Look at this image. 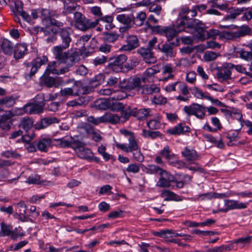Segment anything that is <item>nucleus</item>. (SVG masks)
Wrapping results in <instances>:
<instances>
[{
    "mask_svg": "<svg viewBox=\"0 0 252 252\" xmlns=\"http://www.w3.org/2000/svg\"><path fill=\"white\" fill-rule=\"evenodd\" d=\"M235 32H221L220 33V37L223 38L228 40L232 39L234 38H236L234 33Z\"/></svg>",
    "mask_w": 252,
    "mask_h": 252,
    "instance_id": "nucleus-62",
    "label": "nucleus"
},
{
    "mask_svg": "<svg viewBox=\"0 0 252 252\" xmlns=\"http://www.w3.org/2000/svg\"><path fill=\"white\" fill-rule=\"evenodd\" d=\"M241 58L244 59L246 61H250L252 59V52L246 51L241 50L238 52Z\"/></svg>",
    "mask_w": 252,
    "mask_h": 252,
    "instance_id": "nucleus-60",
    "label": "nucleus"
},
{
    "mask_svg": "<svg viewBox=\"0 0 252 252\" xmlns=\"http://www.w3.org/2000/svg\"><path fill=\"white\" fill-rule=\"evenodd\" d=\"M40 179L38 175H32L27 179L26 182L29 184H38L40 183Z\"/></svg>",
    "mask_w": 252,
    "mask_h": 252,
    "instance_id": "nucleus-55",
    "label": "nucleus"
},
{
    "mask_svg": "<svg viewBox=\"0 0 252 252\" xmlns=\"http://www.w3.org/2000/svg\"><path fill=\"white\" fill-rule=\"evenodd\" d=\"M127 59V56L125 54L111 57L108 60L109 63L106 66V68L111 69L116 72H122L123 69V64Z\"/></svg>",
    "mask_w": 252,
    "mask_h": 252,
    "instance_id": "nucleus-5",
    "label": "nucleus"
},
{
    "mask_svg": "<svg viewBox=\"0 0 252 252\" xmlns=\"http://www.w3.org/2000/svg\"><path fill=\"white\" fill-rule=\"evenodd\" d=\"M121 86L126 91L135 90L139 92V89L141 86V79L138 77H130L122 82Z\"/></svg>",
    "mask_w": 252,
    "mask_h": 252,
    "instance_id": "nucleus-9",
    "label": "nucleus"
},
{
    "mask_svg": "<svg viewBox=\"0 0 252 252\" xmlns=\"http://www.w3.org/2000/svg\"><path fill=\"white\" fill-rule=\"evenodd\" d=\"M132 109L128 107L126 109H123L121 111V116H119L120 118V122L122 123H124L128 120L130 116H132Z\"/></svg>",
    "mask_w": 252,
    "mask_h": 252,
    "instance_id": "nucleus-41",
    "label": "nucleus"
},
{
    "mask_svg": "<svg viewBox=\"0 0 252 252\" xmlns=\"http://www.w3.org/2000/svg\"><path fill=\"white\" fill-rule=\"evenodd\" d=\"M120 122V118L116 114L107 113L103 115V123L116 124Z\"/></svg>",
    "mask_w": 252,
    "mask_h": 252,
    "instance_id": "nucleus-31",
    "label": "nucleus"
},
{
    "mask_svg": "<svg viewBox=\"0 0 252 252\" xmlns=\"http://www.w3.org/2000/svg\"><path fill=\"white\" fill-rule=\"evenodd\" d=\"M252 241V237L248 236L246 237H243L239 239H237L234 241V243H241L243 245V246H246L251 243Z\"/></svg>",
    "mask_w": 252,
    "mask_h": 252,
    "instance_id": "nucleus-59",
    "label": "nucleus"
},
{
    "mask_svg": "<svg viewBox=\"0 0 252 252\" xmlns=\"http://www.w3.org/2000/svg\"><path fill=\"white\" fill-rule=\"evenodd\" d=\"M205 107L197 103H193L189 106H185L184 112L188 116L194 115L199 119H202L205 117Z\"/></svg>",
    "mask_w": 252,
    "mask_h": 252,
    "instance_id": "nucleus-6",
    "label": "nucleus"
},
{
    "mask_svg": "<svg viewBox=\"0 0 252 252\" xmlns=\"http://www.w3.org/2000/svg\"><path fill=\"white\" fill-rule=\"evenodd\" d=\"M110 102L105 99H100L94 103L95 107L99 110H106L110 106Z\"/></svg>",
    "mask_w": 252,
    "mask_h": 252,
    "instance_id": "nucleus-40",
    "label": "nucleus"
},
{
    "mask_svg": "<svg viewBox=\"0 0 252 252\" xmlns=\"http://www.w3.org/2000/svg\"><path fill=\"white\" fill-rule=\"evenodd\" d=\"M33 123L34 121L32 118L25 117L22 118L19 126L28 132L33 126Z\"/></svg>",
    "mask_w": 252,
    "mask_h": 252,
    "instance_id": "nucleus-27",
    "label": "nucleus"
},
{
    "mask_svg": "<svg viewBox=\"0 0 252 252\" xmlns=\"http://www.w3.org/2000/svg\"><path fill=\"white\" fill-rule=\"evenodd\" d=\"M77 156L81 158L91 161L93 153L92 151L84 146L80 151H77Z\"/></svg>",
    "mask_w": 252,
    "mask_h": 252,
    "instance_id": "nucleus-28",
    "label": "nucleus"
},
{
    "mask_svg": "<svg viewBox=\"0 0 252 252\" xmlns=\"http://www.w3.org/2000/svg\"><path fill=\"white\" fill-rule=\"evenodd\" d=\"M52 146V141L50 138H43L39 140L37 144V149L42 152H46L48 148Z\"/></svg>",
    "mask_w": 252,
    "mask_h": 252,
    "instance_id": "nucleus-24",
    "label": "nucleus"
},
{
    "mask_svg": "<svg viewBox=\"0 0 252 252\" xmlns=\"http://www.w3.org/2000/svg\"><path fill=\"white\" fill-rule=\"evenodd\" d=\"M1 49L5 55H11L13 51V44L8 40L4 39L1 44Z\"/></svg>",
    "mask_w": 252,
    "mask_h": 252,
    "instance_id": "nucleus-30",
    "label": "nucleus"
},
{
    "mask_svg": "<svg viewBox=\"0 0 252 252\" xmlns=\"http://www.w3.org/2000/svg\"><path fill=\"white\" fill-rule=\"evenodd\" d=\"M55 11H50L48 9H42L40 11L41 18L42 23L45 25L52 16H56L53 14Z\"/></svg>",
    "mask_w": 252,
    "mask_h": 252,
    "instance_id": "nucleus-39",
    "label": "nucleus"
},
{
    "mask_svg": "<svg viewBox=\"0 0 252 252\" xmlns=\"http://www.w3.org/2000/svg\"><path fill=\"white\" fill-rule=\"evenodd\" d=\"M161 197H165L164 200H175L174 196L176 194L169 190H164L161 193Z\"/></svg>",
    "mask_w": 252,
    "mask_h": 252,
    "instance_id": "nucleus-56",
    "label": "nucleus"
},
{
    "mask_svg": "<svg viewBox=\"0 0 252 252\" xmlns=\"http://www.w3.org/2000/svg\"><path fill=\"white\" fill-rule=\"evenodd\" d=\"M87 121L94 125H98L100 123H103V116L99 118H95L93 116H90L88 117Z\"/></svg>",
    "mask_w": 252,
    "mask_h": 252,
    "instance_id": "nucleus-57",
    "label": "nucleus"
},
{
    "mask_svg": "<svg viewBox=\"0 0 252 252\" xmlns=\"http://www.w3.org/2000/svg\"><path fill=\"white\" fill-rule=\"evenodd\" d=\"M102 36L103 40L105 43H114L118 39L120 34L116 32H103Z\"/></svg>",
    "mask_w": 252,
    "mask_h": 252,
    "instance_id": "nucleus-23",
    "label": "nucleus"
},
{
    "mask_svg": "<svg viewBox=\"0 0 252 252\" xmlns=\"http://www.w3.org/2000/svg\"><path fill=\"white\" fill-rule=\"evenodd\" d=\"M96 20H98V24L100 21L106 23L107 24L105 27L107 30H111L115 27V25L113 24V17L111 15H107L98 18Z\"/></svg>",
    "mask_w": 252,
    "mask_h": 252,
    "instance_id": "nucleus-32",
    "label": "nucleus"
},
{
    "mask_svg": "<svg viewBox=\"0 0 252 252\" xmlns=\"http://www.w3.org/2000/svg\"><path fill=\"white\" fill-rule=\"evenodd\" d=\"M160 71L158 65H154L152 67H149L143 73V77L142 80L144 83L150 82V79L154 76L155 74Z\"/></svg>",
    "mask_w": 252,
    "mask_h": 252,
    "instance_id": "nucleus-19",
    "label": "nucleus"
},
{
    "mask_svg": "<svg viewBox=\"0 0 252 252\" xmlns=\"http://www.w3.org/2000/svg\"><path fill=\"white\" fill-rule=\"evenodd\" d=\"M235 200L226 199L224 200V205L226 207L225 209H219V211H222L223 212H226L230 210H234V202Z\"/></svg>",
    "mask_w": 252,
    "mask_h": 252,
    "instance_id": "nucleus-51",
    "label": "nucleus"
},
{
    "mask_svg": "<svg viewBox=\"0 0 252 252\" xmlns=\"http://www.w3.org/2000/svg\"><path fill=\"white\" fill-rule=\"evenodd\" d=\"M127 44L123 45L120 49L122 51H131L139 46V42L136 35H129L126 38Z\"/></svg>",
    "mask_w": 252,
    "mask_h": 252,
    "instance_id": "nucleus-12",
    "label": "nucleus"
},
{
    "mask_svg": "<svg viewBox=\"0 0 252 252\" xmlns=\"http://www.w3.org/2000/svg\"><path fill=\"white\" fill-rule=\"evenodd\" d=\"M150 109L149 108L138 109L136 108H134L132 110V116L137 117L138 120H142L147 118L150 115Z\"/></svg>",
    "mask_w": 252,
    "mask_h": 252,
    "instance_id": "nucleus-25",
    "label": "nucleus"
},
{
    "mask_svg": "<svg viewBox=\"0 0 252 252\" xmlns=\"http://www.w3.org/2000/svg\"><path fill=\"white\" fill-rule=\"evenodd\" d=\"M161 155L165 157L171 164H173L174 166H179L185 165L184 162L175 159V155L174 154H170L169 148L168 146H165L160 152Z\"/></svg>",
    "mask_w": 252,
    "mask_h": 252,
    "instance_id": "nucleus-15",
    "label": "nucleus"
},
{
    "mask_svg": "<svg viewBox=\"0 0 252 252\" xmlns=\"http://www.w3.org/2000/svg\"><path fill=\"white\" fill-rule=\"evenodd\" d=\"M190 127L183 124H180L173 128L168 130V132L172 135H179L187 132H189Z\"/></svg>",
    "mask_w": 252,
    "mask_h": 252,
    "instance_id": "nucleus-21",
    "label": "nucleus"
},
{
    "mask_svg": "<svg viewBox=\"0 0 252 252\" xmlns=\"http://www.w3.org/2000/svg\"><path fill=\"white\" fill-rule=\"evenodd\" d=\"M18 97L13 95L7 96L0 98V105L3 107L10 108L12 107L15 103L16 100Z\"/></svg>",
    "mask_w": 252,
    "mask_h": 252,
    "instance_id": "nucleus-26",
    "label": "nucleus"
},
{
    "mask_svg": "<svg viewBox=\"0 0 252 252\" xmlns=\"http://www.w3.org/2000/svg\"><path fill=\"white\" fill-rule=\"evenodd\" d=\"M70 145V147L75 150L76 153H77V151H80L85 146V144L83 143L72 137L71 138Z\"/></svg>",
    "mask_w": 252,
    "mask_h": 252,
    "instance_id": "nucleus-45",
    "label": "nucleus"
},
{
    "mask_svg": "<svg viewBox=\"0 0 252 252\" xmlns=\"http://www.w3.org/2000/svg\"><path fill=\"white\" fill-rule=\"evenodd\" d=\"M169 42L159 44L158 46V49L167 58H172L175 56L173 48L179 45L180 40L176 38L175 41Z\"/></svg>",
    "mask_w": 252,
    "mask_h": 252,
    "instance_id": "nucleus-7",
    "label": "nucleus"
},
{
    "mask_svg": "<svg viewBox=\"0 0 252 252\" xmlns=\"http://www.w3.org/2000/svg\"><path fill=\"white\" fill-rule=\"evenodd\" d=\"M34 103L39 107L43 108L45 105L44 94H38L33 99Z\"/></svg>",
    "mask_w": 252,
    "mask_h": 252,
    "instance_id": "nucleus-47",
    "label": "nucleus"
},
{
    "mask_svg": "<svg viewBox=\"0 0 252 252\" xmlns=\"http://www.w3.org/2000/svg\"><path fill=\"white\" fill-rule=\"evenodd\" d=\"M251 33V29L248 26H242L239 29L235 31L234 33L236 37H240L247 35H250Z\"/></svg>",
    "mask_w": 252,
    "mask_h": 252,
    "instance_id": "nucleus-36",
    "label": "nucleus"
},
{
    "mask_svg": "<svg viewBox=\"0 0 252 252\" xmlns=\"http://www.w3.org/2000/svg\"><path fill=\"white\" fill-rule=\"evenodd\" d=\"M26 113L40 114L43 111V108L39 107L35 103H29L25 105L23 108L20 109Z\"/></svg>",
    "mask_w": 252,
    "mask_h": 252,
    "instance_id": "nucleus-17",
    "label": "nucleus"
},
{
    "mask_svg": "<svg viewBox=\"0 0 252 252\" xmlns=\"http://www.w3.org/2000/svg\"><path fill=\"white\" fill-rule=\"evenodd\" d=\"M80 88L81 82L75 81L71 87L62 89L60 92V95L62 97L77 96L80 94Z\"/></svg>",
    "mask_w": 252,
    "mask_h": 252,
    "instance_id": "nucleus-8",
    "label": "nucleus"
},
{
    "mask_svg": "<svg viewBox=\"0 0 252 252\" xmlns=\"http://www.w3.org/2000/svg\"><path fill=\"white\" fill-rule=\"evenodd\" d=\"M49 66H48L44 73L40 78V83L44 85L48 88L58 87L59 85H60L59 79L49 76Z\"/></svg>",
    "mask_w": 252,
    "mask_h": 252,
    "instance_id": "nucleus-10",
    "label": "nucleus"
},
{
    "mask_svg": "<svg viewBox=\"0 0 252 252\" xmlns=\"http://www.w3.org/2000/svg\"><path fill=\"white\" fill-rule=\"evenodd\" d=\"M60 120L55 117H47L41 118L34 125V127L36 129L40 130L45 128L52 124H58Z\"/></svg>",
    "mask_w": 252,
    "mask_h": 252,
    "instance_id": "nucleus-13",
    "label": "nucleus"
},
{
    "mask_svg": "<svg viewBox=\"0 0 252 252\" xmlns=\"http://www.w3.org/2000/svg\"><path fill=\"white\" fill-rule=\"evenodd\" d=\"M139 63V60L133 59L130 60L124 65L125 67L128 70H131L137 66Z\"/></svg>",
    "mask_w": 252,
    "mask_h": 252,
    "instance_id": "nucleus-50",
    "label": "nucleus"
},
{
    "mask_svg": "<svg viewBox=\"0 0 252 252\" xmlns=\"http://www.w3.org/2000/svg\"><path fill=\"white\" fill-rule=\"evenodd\" d=\"M217 57L216 53L213 52H206L204 55V59L206 61H211L215 60Z\"/></svg>",
    "mask_w": 252,
    "mask_h": 252,
    "instance_id": "nucleus-64",
    "label": "nucleus"
},
{
    "mask_svg": "<svg viewBox=\"0 0 252 252\" xmlns=\"http://www.w3.org/2000/svg\"><path fill=\"white\" fill-rule=\"evenodd\" d=\"M178 27L179 31H186L188 29L195 32L193 35L194 39L203 41L206 39L205 32L208 27L200 20L185 16L178 21Z\"/></svg>",
    "mask_w": 252,
    "mask_h": 252,
    "instance_id": "nucleus-2",
    "label": "nucleus"
},
{
    "mask_svg": "<svg viewBox=\"0 0 252 252\" xmlns=\"http://www.w3.org/2000/svg\"><path fill=\"white\" fill-rule=\"evenodd\" d=\"M182 154L188 161L193 162L198 159L196 152L193 149H189L188 147L185 148V150L182 152Z\"/></svg>",
    "mask_w": 252,
    "mask_h": 252,
    "instance_id": "nucleus-22",
    "label": "nucleus"
},
{
    "mask_svg": "<svg viewBox=\"0 0 252 252\" xmlns=\"http://www.w3.org/2000/svg\"><path fill=\"white\" fill-rule=\"evenodd\" d=\"M23 10V3L20 0H16L15 2V7L13 12L15 16H18L19 14Z\"/></svg>",
    "mask_w": 252,
    "mask_h": 252,
    "instance_id": "nucleus-58",
    "label": "nucleus"
},
{
    "mask_svg": "<svg viewBox=\"0 0 252 252\" xmlns=\"http://www.w3.org/2000/svg\"><path fill=\"white\" fill-rule=\"evenodd\" d=\"M137 53L142 56L147 63H154L156 62V59L154 56L152 50L148 48L141 47L138 49Z\"/></svg>",
    "mask_w": 252,
    "mask_h": 252,
    "instance_id": "nucleus-16",
    "label": "nucleus"
},
{
    "mask_svg": "<svg viewBox=\"0 0 252 252\" xmlns=\"http://www.w3.org/2000/svg\"><path fill=\"white\" fill-rule=\"evenodd\" d=\"M77 129L80 133L83 134H89L91 129V126L88 124L84 123L78 126Z\"/></svg>",
    "mask_w": 252,
    "mask_h": 252,
    "instance_id": "nucleus-53",
    "label": "nucleus"
},
{
    "mask_svg": "<svg viewBox=\"0 0 252 252\" xmlns=\"http://www.w3.org/2000/svg\"><path fill=\"white\" fill-rule=\"evenodd\" d=\"M107 61V57L104 55H99L94 58L93 63L95 65H101L105 63Z\"/></svg>",
    "mask_w": 252,
    "mask_h": 252,
    "instance_id": "nucleus-54",
    "label": "nucleus"
},
{
    "mask_svg": "<svg viewBox=\"0 0 252 252\" xmlns=\"http://www.w3.org/2000/svg\"><path fill=\"white\" fill-rule=\"evenodd\" d=\"M147 126L151 129H157L159 128L160 124L159 122L157 120H152L147 123Z\"/></svg>",
    "mask_w": 252,
    "mask_h": 252,
    "instance_id": "nucleus-61",
    "label": "nucleus"
},
{
    "mask_svg": "<svg viewBox=\"0 0 252 252\" xmlns=\"http://www.w3.org/2000/svg\"><path fill=\"white\" fill-rule=\"evenodd\" d=\"M2 157L6 158H17L20 157V155L13 150H7L1 153Z\"/></svg>",
    "mask_w": 252,
    "mask_h": 252,
    "instance_id": "nucleus-49",
    "label": "nucleus"
},
{
    "mask_svg": "<svg viewBox=\"0 0 252 252\" xmlns=\"http://www.w3.org/2000/svg\"><path fill=\"white\" fill-rule=\"evenodd\" d=\"M48 62L47 57L43 56L40 57H37L32 61L31 63H25L23 64V70L24 71L25 78L27 79H30L32 76L34 75L38 69L42 65L46 64Z\"/></svg>",
    "mask_w": 252,
    "mask_h": 252,
    "instance_id": "nucleus-3",
    "label": "nucleus"
},
{
    "mask_svg": "<svg viewBox=\"0 0 252 252\" xmlns=\"http://www.w3.org/2000/svg\"><path fill=\"white\" fill-rule=\"evenodd\" d=\"M117 20L120 23L126 25L127 29H129L132 27V19L128 15L125 14H120L117 16Z\"/></svg>",
    "mask_w": 252,
    "mask_h": 252,
    "instance_id": "nucleus-33",
    "label": "nucleus"
},
{
    "mask_svg": "<svg viewBox=\"0 0 252 252\" xmlns=\"http://www.w3.org/2000/svg\"><path fill=\"white\" fill-rule=\"evenodd\" d=\"M128 141V146H127L128 153L139 150V147L134 136L129 137Z\"/></svg>",
    "mask_w": 252,
    "mask_h": 252,
    "instance_id": "nucleus-44",
    "label": "nucleus"
},
{
    "mask_svg": "<svg viewBox=\"0 0 252 252\" xmlns=\"http://www.w3.org/2000/svg\"><path fill=\"white\" fill-rule=\"evenodd\" d=\"M176 29H174L171 26L165 27L164 33L163 36L166 37L167 41L171 42L173 38L177 36V34L181 32L179 31V28L178 27V21L176 22Z\"/></svg>",
    "mask_w": 252,
    "mask_h": 252,
    "instance_id": "nucleus-18",
    "label": "nucleus"
},
{
    "mask_svg": "<svg viewBox=\"0 0 252 252\" xmlns=\"http://www.w3.org/2000/svg\"><path fill=\"white\" fill-rule=\"evenodd\" d=\"M74 19L75 28L83 32L94 28L98 25V20L91 21L90 19L87 18L79 12H74Z\"/></svg>",
    "mask_w": 252,
    "mask_h": 252,
    "instance_id": "nucleus-4",
    "label": "nucleus"
},
{
    "mask_svg": "<svg viewBox=\"0 0 252 252\" xmlns=\"http://www.w3.org/2000/svg\"><path fill=\"white\" fill-rule=\"evenodd\" d=\"M53 14L56 16H52L45 25L46 26H54L58 28L63 27L64 23L63 21L59 19V14L55 11Z\"/></svg>",
    "mask_w": 252,
    "mask_h": 252,
    "instance_id": "nucleus-29",
    "label": "nucleus"
},
{
    "mask_svg": "<svg viewBox=\"0 0 252 252\" xmlns=\"http://www.w3.org/2000/svg\"><path fill=\"white\" fill-rule=\"evenodd\" d=\"M148 27L152 31V32L156 34H159L161 35H163L165 27H161L160 26H151L147 22Z\"/></svg>",
    "mask_w": 252,
    "mask_h": 252,
    "instance_id": "nucleus-48",
    "label": "nucleus"
},
{
    "mask_svg": "<svg viewBox=\"0 0 252 252\" xmlns=\"http://www.w3.org/2000/svg\"><path fill=\"white\" fill-rule=\"evenodd\" d=\"M244 11V8H231L229 9L228 12L225 17L224 18V20H234L236 17Z\"/></svg>",
    "mask_w": 252,
    "mask_h": 252,
    "instance_id": "nucleus-34",
    "label": "nucleus"
},
{
    "mask_svg": "<svg viewBox=\"0 0 252 252\" xmlns=\"http://www.w3.org/2000/svg\"><path fill=\"white\" fill-rule=\"evenodd\" d=\"M9 117L7 115H3L0 118V127L4 130H8L11 126L9 124Z\"/></svg>",
    "mask_w": 252,
    "mask_h": 252,
    "instance_id": "nucleus-42",
    "label": "nucleus"
},
{
    "mask_svg": "<svg viewBox=\"0 0 252 252\" xmlns=\"http://www.w3.org/2000/svg\"><path fill=\"white\" fill-rule=\"evenodd\" d=\"M27 52V46L26 44H17L14 50V57L16 59L23 57Z\"/></svg>",
    "mask_w": 252,
    "mask_h": 252,
    "instance_id": "nucleus-20",
    "label": "nucleus"
},
{
    "mask_svg": "<svg viewBox=\"0 0 252 252\" xmlns=\"http://www.w3.org/2000/svg\"><path fill=\"white\" fill-rule=\"evenodd\" d=\"M13 229L11 225H7L4 222L0 223V236H9L11 230Z\"/></svg>",
    "mask_w": 252,
    "mask_h": 252,
    "instance_id": "nucleus-43",
    "label": "nucleus"
},
{
    "mask_svg": "<svg viewBox=\"0 0 252 252\" xmlns=\"http://www.w3.org/2000/svg\"><path fill=\"white\" fill-rule=\"evenodd\" d=\"M104 78V75L99 73L89 80V84L94 87H97L103 82Z\"/></svg>",
    "mask_w": 252,
    "mask_h": 252,
    "instance_id": "nucleus-38",
    "label": "nucleus"
},
{
    "mask_svg": "<svg viewBox=\"0 0 252 252\" xmlns=\"http://www.w3.org/2000/svg\"><path fill=\"white\" fill-rule=\"evenodd\" d=\"M234 65L232 63H227L220 67H217L216 75L218 79L222 80H226L231 78V71L230 69L233 68Z\"/></svg>",
    "mask_w": 252,
    "mask_h": 252,
    "instance_id": "nucleus-11",
    "label": "nucleus"
},
{
    "mask_svg": "<svg viewBox=\"0 0 252 252\" xmlns=\"http://www.w3.org/2000/svg\"><path fill=\"white\" fill-rule=\"evenodd\" d=\"M72 30L70 28H64L60 29V35L62 44L54 48V54L56 59H58L63 62L71 63L73 61L80 60L79 54L77 51L69 50L66 52L63 50L68 48L71 41V34Z\"/></svg>",
    "mask_w": 252,
    "mask_h": 252,
    "instance_id": "nucleus-1",
    "label": "nucleus"
},
{
    "mask_svg": "<svg viewBox=\"0 0 252 252\" xmlns=\"http://www.w3.org/2000/svg\"><path fill=\"white\" fill-rule=\"evenodd\" d=\"M146 18L145 12L141 11L138 13L136 17L132 18V24L140 27L143 25Z\"/></svg>",
    "mask_w": 252,
    "mask_h": 252,
    "instance_id": "nucleus-35",
    "label": "nucleus"
},
{
    "mask_svg": "<svg viewBox=\"0 0 252 252\" xmlns=\"http://www.w3.org/2000/svg\"><path fill=\"white\" fill-rule=\"evenodd\" d=\"M143 136L145 137H149L153 139L156 138L157 137L159 136L160 132L158 131H152L150 130H147L146 129H143Z\"/></svg>",
    "mask_w": 252,
    "mask_h": 252,
    "instance_id": "nucleus-52",
    "label": "nucleus"
},
{
    "mask_svg": "<svg viewBox=\"0 0 252 252\" xmlns=\"http://www.w3.org/2000/svg\"><path fill=\"white\" fill-rule=\"evenodd\" d=\"M56 59L60 63H65L66 64V66L63 67L61 68L58 72H56V73L58 74H63V73H65L68 72L69 70V68L70 67H71L75 63L78 62L80 60H77L74 61L72 62V63H67L63 62H62L61 61H60L58 59Z\"/></svg>",
    "mask_w": 252,
    "mask_h": 252,
    "instance_id": "nucleus-46",
    "label": "nucleus"
},
{
    "mask_svg": "<svg viewBox=\"0 0 252 252\" xmlns=\"http://www.w3.org/2000/svg\"><path fill=\"white\" fill-rule=\"evenodd\" d=\"M230 195H231L230 192H226V193H216V192H213V193H204V194H200L199 197L204 196L209 199L212 198H224L228 197Z\"/></svg>",
    "mask_w": 252,
    "mask_h": 252,
    "instance_id": "nucleus-37",
    "label": "nucleus"
},
{
    "mask_svg": "<svg viewBox=\"0 0 252 252\" xmlns=\"http://www.w3.org/2000/svg\"><path fill=\"white\" fill-rule=\"evenodd\" d=\"M160 176L157 186L162 188H168L171 185V182H174V177L166 171H163L160 175Z\"/></svg>",
    "mask_w": 252,
    "mask_h": 252,
    "instance_id": "nucleus-14",
    "label": "nucleus"
},
{
    "mask_svg": "<svg viewBox=\"0 0 252 252\" xmlns=\"http://www.w3.org/2000/svg\"><path fill=\"white\" fill-rule=\"evenodd\" d=\"M192 93L194 95L198 98H206V96H207L208 95H205V94L203 93V92L199 88L197 87H194L192 89Z\"/></svg>",
    "mask_w": 252,
    "mask_h": 252,
    "instance_id": "nucleus-63",
    "label": "nucleus"
}]
</instances>
